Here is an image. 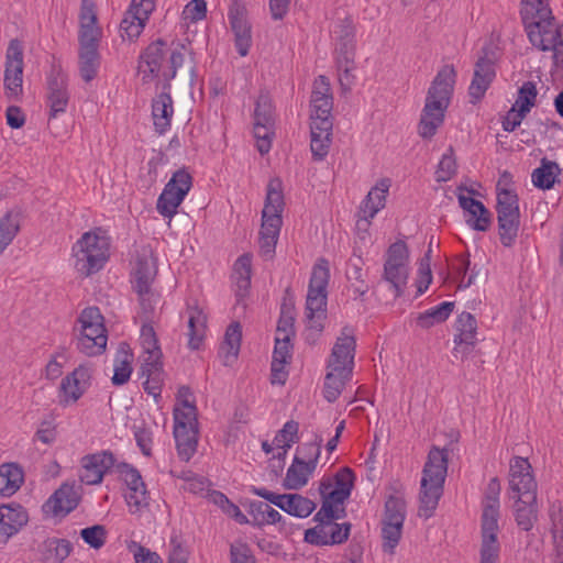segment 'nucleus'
<instances>
[{"label": "nucleus", "mask_w": 563, "mask_h": 563, "mask_svg": "<svg viewBox=\"0 0 563 563\" xmlns=\"http://www.w3.org/2000/svg\"><path fill=\"white\" fill-rule=\"evenodd\" d=\"M520 14L529 42L542 52L553 53L563 81V23L556 22L548 0H521Z\"/></svg>", "instance_id": "obj_1"}, {"label": "nucleus", "mask_w": 563, "mask_h": 563, "mask_svg": "<svg viewBox=\"0 0 563 563\" xmlns=\"http://www.w3.org/2000/svg\"><path fill=\"white\" fill-rule=\"evenodd\" d=\"M455 78L456 71L453 65H444L431 82L418 126V133L421 137L431 139L443 124Z\"/></svg>", "instance_id": "obj_2"}, {"label": "nucleus", "mask_w": 563, "mask_h": 563, "mask_svg": "<svg viewBox=\"0 0 563 563\" xmlns=\"http://www.w3.org/2000/svg\"><path fill=\"white\" fill-rule=\"evenodd\" d=\"M98 18L93 0H82L79 13V51L78 68L82 80L86 82L96 78L100 67V54L98 51L102 30L97 24Z\"/></svg>", "instance_id": "obj_3"}, {"label": "nucleus", "mask_w": 563, "mask_h": 563, "mask_svg": "<svg viewBox=\"0 0 563 563\" xmlns=\"http://www.w3.org/2000/svg\"><path fill=\"white\" fill-rule=\"evenodd\" d=\"M500 483L497 477L489 481L483 499L481 518L479 563H498L500 543L498 541Z\"/></svg>", "instance_id": "obj_4"}, {"label": "nucleus", "mask_w": 563, "mask_h": 563, "mask_svg": "<svg viewBox=\"0 0 563 563\" xmlns=\"http://www.w3.org/2000/svg\"><path fill=\"white\" fill-rule=\"evenodd\" d=\"M448 472V453L433 446L422 471L420 484L419 516L429 518L438 506L443 493V484Z\"/></svg>", "instance_id": "obj_5"}, {"label": "nucleus", "mask_w": 563, "mask_h": 563, "mask_svg": "<svg viewBox=\"0 0 563 563\" xmlns=\"http://www.w3.org/2000/svg\"><path fill=\"white\" fill-rule=\"evenodd\" d=\"M109 245L100 229L85 232L73 246L75 269L85 277L99 272L108 261Z\"/></svg>", "instance_id": "obj_6"}, {"label": "nucleus", "mask_w": 563, "mask_h": 563, "mask_svg": "<svg viewBox=\"0 0 563 563\" xmlns=\"http://www.w3.org/2000/svg\"><path fill=\"white\" fill-rule=\"evenodd\" d=\"M330 278L328 261L321 258L313 266L306 300L308 328L320 333L327 318V286Z\"/></svg>", "instance_id": "obj_7"}, {"label": "nucleus", "mask_w": 563, "mask_h": 563, "mask_svg": "<svg viewBox=\"0 0 563 563\" xmlns=\"http://www.w3.org/2000/svg\"><path fill=\"white\" fill-rule=\"evenodd\" d=\"M79 335L77 349L88 355L101 354L107 346V334L103 325V317L97 307H89L82 310L79 317Z\"/></svg>", "instance_id": "obj_8"}, {"label": "nucleus", "mask_w": 563, "mask_h": 563, "mask_svg": "<svg viewBox=\"0 0 563 563\" xmlns=\"http://www.w3.org/2000/svg\"><path fill=\"white\" fill-rule=\"evenodd\" d=\"M409 277V251L404 241L393 243L385 255L383 279L394 289L395 297L404 294Z\"/></svg>", "instance_id": "obj_9"}, {"label": "nucleus", "mask_w": 563, "mask_h": 563, "mask_svg": "<svg viewBox=\"0 0 563 563\" xmlns=\"http://www.w3.org/2000/svg\"><path fill=\"white\" fill-rule=\"evenodd\" d=\"M496 209L500 242L509 247L516 241L520 224L518 196L508 189L500 190L497 195Z\"/></svg>", "instance_id": "obj_10"}, {"label": "nucleus", "mask_w": 563, "mask_h": 563, "mask_svg": "<svg viewBox=\"0 0 563 563\" xmlns=\"http://www.w3.org/2000/svg\"><path fill=\"white\" fill-rule=\"evenodd\" d=\"M191 185L192 178L188 172L185 169L175 172L157 199V211L163 217L173 218L190 190Z\"/></svg>", "instance_id": "obj_11"}, {"label": "nucleus", "mask_w": 563, "mask_h": 563, "mask_svg": "<svg viewBox=\"0 0 563 563\" xmlns=\"http://www.w3.org/2000/svg\"><path fill=\"white\" fill-rule=\"evenodd\" d=\"M117 471L126 485L124 498L132 514L140 511L150 504V494L140 472L128 463L117 464Z\"/></svg>", "instance_id": "obj_12"}, {"label": "nucleus", "mask_w": 563, "mask_h": 563, "mask_svg": "<svg viewBox=\"0 0 563 563\" xmlns=\"http://www.w3.org/2000/svg\"><path fill=\"white\" fill-rule=\"evenodd\" d=\"M4 70V92L9 99H18L22 93L23 47L19 40H11L7 49Z\"/></svg>", "instance_id": "obj_13"}, {"label": "nucleus", "mask_w": 563, "mask_h": 563, "mask_svg": "<svg viewBox=\"0 0 563 563\" xmlns=\"http://www.w3.org/2000/svg\"><path fill=\"white\" fill-rule=\"evenodd\" d=\"M509 485L517 494L514 498H525V503L537 501V482L527 459L517 456L510 463Z\"/></svg>", "instance_id": "obj_14"}, {"label": "nucleus", "mask_w": 563, "mask_h": 563, "mask_svg": "<svg viewBox=\"0 0 563 563\" xmlns=\"http://www.w3.org/2000/svg\"><path fill=\"white\" fill-rule=\"evenodd\" d=\"M356 340L353 329L344 327L334 343L328 361V367L341 371L344 375L353 373Z\"/></svg>", "instance_id": "obj_15"}, {"label": "nucleus", "mask_w": 563, "mask_h": 563, "mask_svg": "<svg viewBox=\"0 0 563 563\" xmlns=\"http://www.w3.org/2000/svg\"><path fill=\"white\" fill-rule=\"evenodd\" d=\"M155 0H132L129 10L120 23L122 38L133 41L142 33L150 14L155 8Z\"/></svg>", "instance_id": "obj_16"}, {"label": "nucleus", "mask_w": 563, "mask_h": 563, "mask_svg": "<svg viewBox=\"0 0 563 563\" xmlns=\"http://www.w3.org/2000/svg\"><path fill=\"white\" fill-rule=\"evenodd\" d=\"M355 475L350 467H342L333 478L323 477L319 485L321 497H325L334 505L343 504L351 495Z\"/></svg>", "instance_id": "obj_17"}, {"label": "nucleus", "mask_w": 563, "mask_h": 563, "mask_svg": "<svg viewBox=\"0 0 563 563\" xmlns=\"http://www.w3.org/2000/svg\"><path fill=\"white\" fill-rule=\"evenodd\" d=\"M90 379L91 368L88 365H79L65 376L59 386V404L63 406L75 404L89 388Z\"/></svg>", "instance_id": "obj_18"}, {"label": "nucleus", "mask_w": 563, "mask_h": 563, "mask_svg": "<svg viewBox=\"0 0 563 563\" xmlns=\"http://www.w3.org/2000/svg\"><path fill=\"white\" fill-rule=\"evenodd\" d=\"M115 457L110 451H101L95 454L86 455L81 459V482L88 485L101 483L104 474L112 467H117Z\"/></svg>", "instance_id": "obj_19"}, {"label": "nucleus", "mask_w": 563, "mask_h": 563, "mask_svg": "<svg viewBox=\"0 0 563 563\" xmlns=\"http://www.w3.org/2000/svg\"><path fill=\"white\" fill-rule=\"evenodd\" d=\"M166 46V42L158 38L151 43L141 54L139 60V73L142 75V80L144 82H148L154 77H157L159 73L165 69L163 67V62L167 54Z\"/></svg>", "instance_id": "obj_20"}, {"label": "nucleus", "mask_w": 563, "mask_h": 563, "mask_svg": "<svg viewBox=\"0 0 563 563\" xmlns=\"http://www.w3.org/2000/svg\"><path fill=\"white\" fill-rule=\"evenodd\" d=\"M310 120L318 121L321 119H332L331 110L333 107V98L331 93L330 82L325 76L320 75L313 82V89L310 99Z\"/></svg>", "instance_id": "obj_21"}, {"label": "nucleus", "mask_w": 563, "mask_h": 563, "mask_svg": "<svg viewBox=\"0 0 563 563\" xmlns=\"http://www.w3.org/2000/svg\"><path fill=\"white\" fill-rule=\"evenodd\" d=\"M157 267L153 253L148 249H142L135 258L131 283L134 291L152 288L156 277Z\"/></svg>", "instance_id": "obj_22"}, {"label": "nucleus", "mask_w": 563, "mask_h": 563, "mask_svg": "<svg viewBox=\"0 0 563 563\" xmlns=\"http://www.w3.org/2000/svg\"><path fill=\"white\" fill-rule=\"evenodd\" d=\"M454 335V356L461 353L463 356L471 352V349L475 345L477 339V321L475 317L470 312H462L455 321Z\"/></svg>", "instance_id": "obj_23"}, {"label": "nucleus", "mask_w": 563, "mask_h": 563, "mask_svg": "<svg viewBox=\"0 0 563 563\" xmlns=\"http://www.w3.org/2000/svg\"><path fill=\"white\" fill-rule=\"evenodd\" d=\"M332 119L310 122V150L314 161H323L332 143Z\"/></svg>", "instance_id": "obj_24"}, {"label": "nucleus", "mask_w": 563, "mask_h": 563, "mask_svg": "<svg viewBox=\"0 0 563 563\" xmlns=\"http://www.w3.org/2000/svg\"><path fill=\"white\" fill-rule=\"evenodd\" d=\"M47 99L49 106V117H56L65 112L68 104V92L66 89V79L60 73H52L47 80Z\"/></svg>", "instance_id": "obj_25"}, {"label": "nucleus", "mask_w": 563, "mask_h": 563, "mask_svg": "<svg viewBox=\"0 0 563 563\" xmlns=\"http://www.w3.org/2000/svg\"><path fill=\"white\" fill-rule=\"evenodd\" d=\"M186 313L188 316V346L191 350H198L206 336L207 314L197 303H188Z\"/></svg>", "instance_id": "obj_26"}, {"label": "nucleus", "mask_w": 563, "mask_h": 563, "mask_svg": "<svg viewBox=\"0 0 563 563\" xmlns=\"http://www.w3.org/2000/svg\"><path fill=\"white\" fill-rule=\"evenodd\" d=\"M174 115L173 99L168 92H161L152 101V118L155 131L164 134L170 128Z\"/></svg>", "instance_id": "obj_27"}, {"label": "nucleus", "mask_w": 563, "mask_h": 563, "mask_svg": "<svg viewBox=\"0 0 563 563\" xmlns=\"http://www.w3.org/2000/svg\"><path fill=\"white\" fill-rule=\"evenodd\" d=\"M229 19L234 33L235 47L241 56H246L252 43L251 25L239 9L231 10Z\"/></svg>", "instance_id": "obj_28"}, {"label": "nucleus", "mask_w": 563, "mask_h": 563, "mask_svg": "<svg viewBox=\"0 0 563 563\" xmlns=\"http://www.w3.org/2000/svg\"><path fill=\"white\" fill-rule=\"evenodd\" d=\"M242 339V330L239 322L231 323L224 334V340L219 350V357L225 366L232 365L239 355Z\"/></svg>", "instance_id": "obj_29"}, {"label": "nucleus", "mask_w": 563, "mask_h": 563, "mask_svg": "<svg viewBox=\"0 0 563 563\" xmlns=\"http://www.w3.org/2000/svg\"><path fill=\"white\" fill-rule=\"evenodd\" d=\"M27 522V515L21 506L0 507V533L5 538L15 534Z\"/></svg>", "instance_id": "obj_30"}, {"label": "nucleus", "mask_w": 563, "mask_h": 563, "mask_svg": "<svg viewBox=\"0 0 563 563\" xmlns=\"http://www.w3.org/2000/svg\"><path fill=\"white\" fill-rule=\"evenodd\" d=\"M275 506L299 518L308 517L316 509L312 500L299 494H279V500L277 499Z\"/></svg>", "instance_id": "obj_31"}, {"label": "nucleus", "mask_w": 563, "mask_h": 563, "mask_svg": "<svg viewBox=\"0 0 563 563\" xmlns=\"http://www.w3.org/2000/svg\"><path fill=\"white\" fill-rule=\"evenodd\" d=\"M282 223L283 220H278L277 218L262 220L258 244L260 253L266 260L273 257Z\"/></svg>", "instance_id": "obj_32"}, {"label": "nucleus", "mask_w": 563, "mask_h": 563, "mask_svg": "<svg viewBox=\"0 0 563 563\" xmlns=\"http://www.w3.org/2000/svg\"><path fill=\"white\" fill-rule=\"evenodd\" d=\"M354 41H341L336 46V66L339 70V80L342 86L350 85L352 81L351 71L354 68Z\"/></svg>", "instance_id": "obj_33"}, {"label": "nucleus", "mask_w": 563, "mask_h": 563, "mask_svg": "<svg viewBox=\"0 0 563 563\" xmlns=\"http://www.w3.org/2000/svg\"><path fill=\"white\" fill-rule=\"evenodd\" d=\"M78 503L79 495L75 487L69 484H63L48 500L55 515L69 514L78 506Z\"/></svg>", "instance_id": "obj_34"}, {"label": "nucleus", "mask_w": 563, "mask_h": 563, "mask_svg": "<svg viewBox=\"0 0 563 563\" xmlns=\"http://www.w3.org/2000/svg\"><path fill=\"white\" fill-rule=\"evenodd\" d=\"M390 187V180L387 178L380 179L375 187L367 194L362 203V211L365 219L374 218L376 213L385 207L386 195Z\"/></svg>", "instance_id": "obj_35"}, {"label": "nucleus", "mask_w": 563, "mask_h": 563, "mask_svg": "<svg viewBox=\"0 0 563 563\" xmlns=\"http://www.w3.org/2000/svg\"><path fill=\"white\" fill-rule=\"evenodd\" d=\"M314 470L316 467L312 464H308L307 461L302 462L299 457H294L291 465L287 470L284 486L287 489H300L308 483Z\"/></svg>", "instance_id": "obj_36"}, {"label": "nucleus", "mask_w": 563, "mask_h": 563, "mask_svg": "<svg viewBox=\"0 0 563 563\" xmlns=\"http://www.w3.org/2000/svg\"><path fill=\"white\" fill-rule=\"evenodd\" d=\"M284 196L282 192V184L279 179H272L267 186V195L265 206L262 211V220H271V218L282 220Z\"/></svg>", "instance_id": "obj_37"}, {"label": "nucleus", "mask_w": 563, "mask_h": 563, "mask_svg": "<svg viewBox=\"0 0 563 563\" xmlns=\"http://www.w3.org/2000/svg\"><path fill=\"white\" fill-rule=\"evenodd\" d=\"M73 550L71 543L66 539L47 538L40 545L45 562L62 563Z\"/></svg>", "instance_id": "obj_38"}, {"label": "nucleus", "mask_w": 563, "mask_h": 563, "mask_svg": "<svg viewBox=\"0 0 563 563\" xmlns=\"http://www.w3.org/2000/svg\"><path fill=\"white\" fill-rule=\"evenodd\" d=\"M174 437L178 455L183 461H189L195 454L198 444V429L180 426L174 428Z\"/></svg>", "instance_id": "obj_39"}, {"label": "nucleus", "mask_w": 563, "mask_h": 563, "mask_svg": "<svg viewBox=\"0 0 563 563\" xmlns=\"http://www.w3.org/2000/svg\"><path fill=\"white\" fill-rule=\"evenodd\" d=\"M23 483L22 470L14 463H4L0 466V495L11 496Z\"/></svg>", "instance_id": "obj_40"}, {"label": "nucleus", "mask_w": 563, "mask_h": 563, "mask_svg": "<svg viewBox=\"0 0 563 563\" xmlns=\"http://www.w3.org/2000/svg\"><path fill=\"white\" fill-rule=\"evenodd\" d=\"M402 485L400 483H395L390 486V489L394 494L389 495L387 500L385 501V521H397L404 522L406 518V503L400 494Z\"/></svg>", "instance_id": "obj_41"}, {"label": "nucleus", "mask_w": 563, "mask_h": 563, "mask_svg": "<svg viewBox=\"0 0 563 563\" xmlns=\"http://www.w3.org/2000/svg\"><path fill=\"white\" fill-rule=\"evenodd\" d=\"M459 203L467 214L475 213L474 211L476 210L478 211V218L474 220L476 231L485 232L489 229L492 224V214L479 200L460 195Z\"/></svg>", "instance_id": "obj_42"}, {"label": "nucleus", "mask_w": 563, "mask_h": 563, "mask_svg": "<svg viewBox=\"0 0 563 563\" xmlns=\"http://www.w3.org/2000/svg\"><path fill=\"white\" fill-rule=\"evenodd\" d=\"M21 214L19 211H8L0 219V254L11 244L20 231Z\"/></svg>", "instance_id": "obj_43"}, {"label": "nucleus", "mask_w": 563, "mask_h": 563, "mask_svg": "<svg viewBox=\"0 0 563 563\" xmlns=\"http://www.w3.org/2000/svg\"><path fill=\"white\" fill-rule=\"evenodd\" d=\"M454 309V302L444 301L437 307H433L420 313L416 321L417 325L422 329H429L437 323L444 322Z\"/></svg>", "instance_id": "obj_44"}, {"label": "nucleus", "mask_w": 563, "mask_h": 563, "mask_svg": "<svg viewBox=\"0 0 563 563\" xmlns=\"http://www.w3.org/2000/svg\"><path fill=\"white\" fill-rule=\"evenodd\" d=\"M328 369L323 395L329 402H334L340 397L345 384L351 379L352 374L344 375L340 369L333 371V367H328Z\"/></svg>", "instance_id": "obj_45"}, {"label": "nucleus", "mask_w": 563, "mask_h": 563, "mask_svg": "<svg viewBox=\"0 0 563 563\" xmlns=\"http://www.w3.org/2000/svg\"><path fill=\"white\" fill-rule=\"evenodd\" d=\"M249 512L253 517V523L262 527L265 525H275L282 521V515L264 501H251Z\"/></svg>", "instance_id": "obj_46"}, {"label": "nucleus", "mask_w": 563, "mask_h": 563, "mask_svg": "<svg viewBox=\"0 0 563 563\" xmlns=\"http://www.w3.org/2000/svg\"><path fill=\"white\" fill-rule=\"evenodd\" d=\"M559 172L560 168L555 162L542 158L541 166L532 173V183L538 188L550 189L553 187Z\"/></svg>", "instance_id": "obj_47"}, {"label": "nucleus", "mask_w": 563, "mask_h": 563, "mask_svg": "<svg viewBox=\"0 0 563 563\" xmlns=\"http://www.w3.org/2000/svg\"><path fill=\"white\" fill-rule=\"evenodd\" d=\"M515 519L521 530L530 531L538 519L537 501L525 503V498H517Z\"/></svg>", "instance_id": "obj_48"}, {"label": "nucleus", "mask_w": 563, "mask_h": 563, "mask_svg": "<svg viewBox=\"0 0 563 563\" xmlns=\"http://www.w3.org/2000/svg\"><path fill=\"white\" fill-rule=\"evenodd\" d=\"M174 428L180 426L198 429L196 406L188 399H183L179 407L174 409Z\"/></svg>", "instance_id": "obj_49"}, {"label": "nucleus", "mask_w": 563, "mask_h": 563, "mask_svg": "<svg viewBox=\"0 0 563 563\" xmlns=\"http://www.w3.org/2000/svg\"><path fill=\"white\" fill-rule=\"evenodd\" d=\"M404 522L383 520L382 537L383 549L386 553L394 554L395 548L401 538Z\"/></svg>", "instance_id": "obj_50"}, {"label": "nucleus", "mask_w": 563, "mask_h": 563, "mask_svg": "<svg viewBox=\"0 0 563 563\" xmlns=\"http://www.w3.org/2000/svg\"><path fill=\"white\" fill-rule=\"evenodd\" d=\"M132 354L120 351L114 360V373L112 376V384L120 386L125 384L131 376L132 367Z\"/></svg>", "instance_id": "obj_51"}, {"label": "nucleus", "mask_w": 563, "mask_h": 563, "mask_svg": "<svg viewBox=\"0 0 563 563\" xmlns=\"http://www.w3.org/2000/svg\"><path fill=\"white\" fill-rule=\"evenodd\" d=\"M537 96L538 90L536 84L532 81H526L519 88L518 98L512 106L521 110V113L525 112L528 114L531 108L536 104Z\"/></svg>", "instance_id": "obj_52"}, {"label": "nucleus", "mask_w": 563, "mask_h": 563, "mask_svg": "<svg viewBox=\"0 0 563 563\" xmlns=\"http://www.w3.org/2000/svg\"><path fill=\"white\" fill-rule=\"evenodd\" d=\"M135 292L139 296L140 316L143 322H152L158 302V295L152 288Z\"/></svg>", "instance_id": "obj_53"}, {"label": "nucleus", "mask_w": 563, "mask_h": 563, "mask_svg": "<svg viewBox=\"0 0 563 563\" xmlns=\"http://www.w3.org/2000/svg\"><path fill=\"white\" fill-rule=\"evenodd\" d=\"M236 286L240 290H246L251 284V256L241 255L234 264Z\"/></svg>", "instance_id": "obj_54"}, {"label": "nucleus", "mask_w": 563, "mask_h": 563, "mask_svg": "<svg viewBox=\"0 0 563 563\" xmlns=\"http://www.w3.org/2000/svg\"><path fill=\"white\" fill-rule=\"evenodd\" d=\"M274 122H254V136L257 140V150L263 155L269 152L272 146V136Z\"/></svg>", "instance_id": "obj_55"}, {"label": "nucleus", "mask_w": 563, "mask_h": 563, "mask_svg": "<svg viewBox=\"0 0 563 563\" xmlns=\"http://www.w3.org/2000/svg\"><path fill=\"white\" fill-rule=\"evenodd\" d=\"M456 173V162L453 148L449 147L448 152L443 154L438 168L435 170V179L438 183L450 180Z\"/></svg>", "instance_id": "obj_56"}, {"label": "nucleus", "mask_w": 563, "mask_h": 563, "mask_svg": "<svg viewBox=\"0 0 563 563\" xmlns=\"http://www.w3.org/2000/svg\"><path fill=\"white\" fill-rule=\"evenodd\" d=\"M162 351L156 350L154 352H143L141 355V367H140V375L141 377H144L146 375H152V373H163V363L161 361L162 358Z\"/></svg>", "instance_id": "obj_57"}, {"label": "nucleus", "mask_w": 563, "mask_h": 563, "mask_svg": "<svg viewBox=\"0 0 563 563\" xmlns=\"http://www.w3.org/2000/svg\"><path fill=\"white\" fill-rule=\"evenodd\" d=\"M351 523H335L333 521L325 523V538L328 545L344 543L350 536Z\"/></svg>", "instance_id": "obj_58"}, {"label": "nucleus", "mask_w": 563, "mask_h": 563, "mask_svg": "<svg viewBox=\"0 0 563 563\" xmlns=\"http://www.w3.org/2000/svg\"><path fill=\"white\" fill-rule=\"evenodd\" d=\"M294 323L292 303L284 302L276 329V336L292 338L295 335Z\"/></svg>", "instance_id": "obj_59"}, {"label": "nucleus", "mask_w": 563, "mask_h": 563, "mask_svg": "<svg viewBox=\"0 0 563 563\" xmlns=\"http://www.w3.org/2000/svg\"><path fill=\"white\" fill-rule=\"evenodd\" d=\"M254 122L275 123L272 100L267 93L262 92L256 100Z\"/></svg>", "instance_id": "obj_60"}, {"label": "nucleus", "mask_w": 563, "mask_h": 563, "mask_svg": "<svg viewBox=\"0 0 563 563\" xmlns=\"http://www.w3.org/2000/svg\"><path fill=\"white\" fill-rule=\"evenodd\" d=\"M298 430H299L298 422H296L294 420L287 421L284 424L283 429L279 430V432L274 438L273 443L276 446H280V443H282V444H285L286 449H290L291 445L294 443L298 442V440H299Z\"/></svg>", "instance_id": "obj_61"}, {"label": "nucleus", "mask_w": 563, "mask_h": 563, "mask_svg": "<svg viewBox=\"0 0 563 563\" xmlns=\"http://www.w3.org/2000/svg\"><path fill=\"white\" fill-rule=\"evenodd\" d=\"M321 442L322 439L320 438L318 442H310V443H303L300 446L297 448V453L295 457H299L302 462H306L308 464H312L313 467H317L318 460L321 454Z\"/></svg>", "instance_id": "obj_62"}, {"label": "nucleus", "mask_w": 563, "mask_h": 563, "mask_svg": "<svg viewBox=\"0 0 563 563\" xmlns=\"http://www.w3.org/2000/svg\"><path fill=\"white\" fill-rule=\"evenodd\" d=\"M82 540L93 549H100L107 538L106 528L101 525L85 528L80 531Z\"/></svg>", "instance_id": "obj_63"}, {"label": "nucleus", "mask_w": 563, "mask_h": 563, "mask_svg": "<svg viewBox=\"0 0 563 563\" xmlns=\"http://www.w3.org/2000/svg\"><path fill=\"white\" fill-rule=\"evenodd\" d=\"M230 562L231 563H256L255 556L252 553L247 543L239 541L232 543L230 547Z\"/></svg>", "instance_id": "obj_64"}]
</instances>
